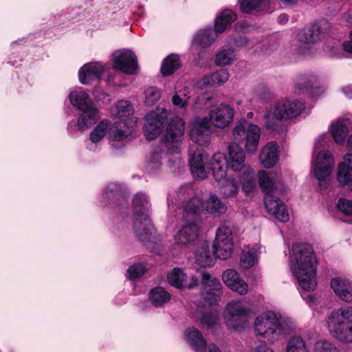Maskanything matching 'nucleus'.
Wrapping results in <instances>:
<instances>
[{
    "instance_id": "50",
    "label": "nucleus",
    "mask_w": 352,
    "mask_h": 352,
    "mask_svg": "<svg viewBox=\"0 0 352 352\" xmlns=\"http://www.w3.org/2000/svg\"><path fill=\"white\" fill-rule=\"evenodd\" d=\"M212 82L214 85H221L225 83L229 78V73L226 69H221L211 74Z\"/></svg>"
},
{
    "instance_id": "29",
    "label": "nucleus",
    "mask_w": 352,
    "mask_h": 352,
    "mask_svg": "<svg viewBox=\"0 0 352 352\" xmlns=\"http://www.w3.org/2000/svg\"><path fill=\"white\" fill-rule=\"evenodd\" d=\"M187 340L190 346L197 352H205L207 346L206 341L201 332L196 328H189L186 331Z\"/></svg>"
},
{
    "instance_id": "32",
    "label": "nucleus",
    "mask_w": 352,
    "mask_h": 352,
    "mask_svg": "<svg viewBox=\"0 0 352 352\" xmlns=\"http://www.w3.org/2000/svg\"><path fill=\"white\" fill-rule=\"evenodd\" d=\"M148 299L154 307H160L170 301V294L164 287L157 286L151 289Z\"/></svg>"
},
{
    "instance_id": "60",
    "label": "nucleus",
    "mask_w": 352,
    "mask_h": 352,
    "mask_svg": "<svg viewBox=\"0 0 352 352\" xmlns=\"http://www.w3.org/2000/svg\"><path fill=\"white\" fill-rule=\"evenodd\" d=\"M288 21V16L285 14H280L278 18V21L280 23H285Z\"/></svg>"
},
{
    "instance_id": "2",
    "label": "nucleus",
    "mask_w": 352,
    "mask_h": 352,
    "mask_svg": "<svg viewBox=\"0 0 352 352\" xmlns=\"http://www.w3.org/2000/svg\"><path fill=\"white\" fill-rule=\"evenodd\" d=\"M151 204L147 196L142 192H138L133 199V230L137 237L148 248L159 253L157 236L151 220L149 218Z\"/></svg>"
},
{
    "instance_id": "1",
    "label": "nucleus",
    "mask_w": 352,
    "mask_h": 352,
    "mask_svg": "<svg viewBox=\"0 0 352 352\" xmlns=\"http://www.w3.org/2000/svg\"><path fill=\"white\" fill-rule=\"evenodd\" d=\"M235 141L228 146L229 159L221 153H214L212 156V172L216 181H220L227 175L229 168L234 172H242L245 168L250 167L245 164V152L239 143L245 142L248 153H254L258 146L261 137V129L254 124H248L245 120L238 122L232 130Z\"/></svg>"
},
{
    "instance_id": "17",
    "label": "nucleus",
    "mask_w": 352,
    "mask_h": 352,
    "mask_svg": "<svg viewBox=\"0 0 352 352\" xmlns=\"http://www.w3.org/2000/svg\"><path fill=\"white\" fill-rule=\"evenodd\" d=\"M334 160L327 151L320 152L316 159L314 175L319 181L320 186L328 179L332 171Z\"/></svg>"
},
{
    "instance_id": "63",
    "label": "nucleus",
    "mask_w": 352,
    "mask_h": 352,
    "mask_svg": "<svg viewBox=\"0 0 352 352\" xmlns=\"http://www.w3.org/2000/svg\"><path fill=\"white\" fill-rule=\"evenodd\" d=\"M347 145L350 148H352V134L349 137L347 140Z\"/></svg>"
},
{
    "instance_id": "61",
    "label": "nucleus",
    "mask_w": 352,
    "mask_h": 352,
    "mask_svg": "<svg viewBox=\"0 0 352 352\" xmlns=\"http://www.w3.org/2000/svg\"><path fill=\"white\" fill-rule=\"evenodd\" d=\"M208 351L209 352H221L220 349H219L217 345L214 344H210L208 346Z\"/></svg>"
},
{
    "instance_id": "9",
    "label": "nucleus",
    "mask_w": 352,
    "mask_h": 352,
    "mask_svg": "<svg viewBox=\"0 0 352 352\" xmlns=\"http://www.w3.org/2000/svg\"><path fill=\"white\" fill-rule=\"evenodd\" d=\"M256 337L274 343L281 336L286 333L285 325L273 311H265L256 317L254 321Z\"/></svg>"
},
{
    "instance_id": "54",
    "label": "nucleus",
    "mask_w": 352,
    "mask_h": 352,
    "mask_svg": "<svg viewBox=\"0 0 352 352\" xmlns=\"http://www.w3.org/2000/svg\"><path fill=\"white\" fill-rule=\"evenodd\" d=\"M230 44L238 47L251 48L252 47V43L246 36L241 35L233 37L230 41Z\"/></svg>"
},
{
    "instance_id": "30",
    "label": "nucleus",
    "mask_w": 352,
    "mask_h": 352,
    "mask_svg": "<svg viewBox=\"0 0 352 352\" xmlns=\"http://www.w3.org/2000/svg\"><path fill=\"white\" fill-rule=\"evenodd\" d=\"M196 263L201 267H211L214 263V258L211 254L209 246L206 242L200 244V246L195 252Z\"/></svg>"
},
{
    "instance_id": "23",
    "label": "nucleus",
    "mask_w": 352,
    "mask_h": 352,
    "mask_svg": "<svg viewBox=\"0 0 352 352\" xmlns=\"http://www.w3.org/2000/svg\"><path fill=\"white\" fill-rule=\"evenodd\" d=\"M337 178L340 185L352 191V154L344 156L338 166Z\"/></svg>"
},
{
    "instance_id": "42",
    "label": "nucleus",
    "mask_w": 352,
    "mask_h": 352,
    "mask_svg": "<svg viewBox=\"0 0 352 352\" xmlns=\"http://www.w3.org/2000/svg\"><path fill=\"white\" fill-rule=\"evenodd\" d=\"M162 166V154L158 151L151 152L146 161V169L149 173H154Z\"/></svg>"
},
{
    "instance_id": "20",
    "label": "nucleus",
    "mask_w": 352,
    "mask_h": 352,
    "mask_svg": "<svg viewBox=\"0 0 352 352\" xmlns=\"http://www.w3.org/2000/svg\"><path fill=\"white\" fill-rule=\"evenodd\" d=\"M201 285L204 290L208 296L204 298L210 305L215 304L221 294V285L219 279L212 276L208 273L202 275Z\"/></svg>"
},
{
    "instance_id": "24",
    "label": "nucleus",
    "mask_w": 352,
    "mask_h": 352,
    "mask_svg": "<svg viewBox=\"0 0 352 352\" xmlns=\"http://www.w3.org/2000/svg\"><path fill=\"white\" fill-rule=\"evenodd\" d=\"M224 283L232 290L241 294H245L248 290V284L240 278L239 274L233 269L226 270L222 274Z\"/></svg>"
},
{
    "instance_id": "26",
    "label": "nucleus",
    "mask_w": 352,
    "mask_h": 352,
    "mask_svg": "<svg viewBox=\"0 0 352 352\" xmlns=\"http://www.w3.org/2000/svg\"><path fill=\"white\" fill-rule=\"evenodd\" d=\"M331 287L342 300L346 302L352 301L351 282L340 278H336L331 280Z\"/></svg>"
},
{
    "instance_id": "37",
    "label": "nucleus",
    "mask_w": 352,
    "mask_h": 352,
    "mask_svg": "<svg viewBox=\"0 0 352 352\" xmlns=\"http://www.w3.org/2000/svg\"><path fill=\"white\" fill-rule=\"evenodd\" d=\"M215 29L212 28H207L202 31L197 32L193 39L195 44H197L202 47H206L210 45L216 39L217 35Z\"/></svg>"
},
{
    "instance_id": "64",
    "label": "nucleus",
    "mask_w": 352,
    "mask_h": 352,
    "mask_svg": "<svg viewBox=\"0 0 352 352\" xmlns=\"http://www.w3.org/2000/svg\"><path fill=\"white\" fill-rule=\"evenodd\" d=\"M280 1L286 4H294L296 1V0H280Z\"/></svg>"
},
{
    "instance_id": "8",
    "label": "nucleus",
    "mask_w": 352,
    "mask_h": 352,
    "mask_svg": "<svg viewBox=\"0 0 352 352\" xmlns=\"http://www.w3.org/2000/svg\"><path fill=\"white\" fill-rule=\"evenodd\" d=\"M69 99L71 104L81 112L77 121L80 131H85L96 122L98 109L85 91H72Z\"/></svg>"
},
{
    "instance_id": "40",
    "label": "nucleus",
    "mask_w": 352,
    "mask_h": 352,
    "mask_svg": "<svg viewBox=\"0 0 352 352\" xmlns=\"http://www.w3.org/2000/svg\"><path fill=\"white\" fill-rule=\"evenodd\" d=\"M111 122L107 119L101 120L91 132L89 139L93 143L100 142L107 133Z\"/></svg>"
},
{
    "instance_id": "4",
    "label": "nucleus",
    "mask_w": 352,
    "mask_h": 352,
    "mask_svg": "<svg viewBox=\"0 0 352 352\" xmlns=\"http://www.w3.org/2000/svg\"><path fill=\"white\" fill-rule=\"evenodd\" d=\"M258 181L262 191L265 194L264 204L268 212L280 221H289L287 206L278 197L283 191V184L265 170L259 171Z\"/></svg>"
},
{
    "instance_id": "6",
    "label": "nucleus",
    "mask_w": 352,
    "mask_h": 352,
    "mask_svg": "<svg viewBox=\"0 0 352 352\" xmlns=\"http://www.w3.org/2000/svg\"><path fill=\"white\" fill-rule=\"evenodd\" d=\"M305 109L304 102L295 100H282L275 104L272 111L267 109L264 114L265 126L272 131L280 133L283 130V120H289L298 116Z\"/></svg>"
},
{
    "instance_id": "43",
    "label": "nucleus",
    "mask_w": 352,
    "mask_h": 352,
    "mask_svg": "<svg viewBox=\"0 0 352 352\" xmlns=\"http://www.w3.org/2000/svg\"><path fill=\"white\" fill-rule=\"evenodd\" d=\"M235 58V53L232 49L223 50L219 52L215 58V63L217 65L224 66L230 65Z\"/></svg>"
},
{
    "instance_id": "56",
    "label": "nucleus",
    "mask_w": 352,
    "mask_h": 352,
    "mask_svg": "<svg viewBox=\"0 0 352 352\" xmlns=\"http://www.w3.org/2000/svg\"><path fill=\"white\" fill-rule=\"evenodd\" d=\"M198 85L201 89L206 88L209 85H214V82H212L211 75L202 78Z\"/></svg>"
},
{
    "instance_id": "57",
    "label": "nucleus",
    "mask_w": 352,
    "mask_h": 352,
    "mask_svg": "<svg viewBox=\"0 0 352 352\" xmlns=\"http://www.w3.org/2000/svg\"><path fill=\"white\" fill-rule=\"evenodd\" d=\"M351 40L349 41H345L342 44V49L349 53H352V30L350 35Z\"/></svg>"
},
{
    "instance_id": "58",
    "label": "nucleus",
    "mask_w": 352,
    "mask_h": 352,
    "mask_svg": "<svg viewBox=\"0 0 352 352\" xmlns=\"http://www.w3.org/2000/svg\"><path fill=\"white\" fill-rule=\"evenodd\" d=\"M251 352H274V351L272 349L267 347V346L263 345V346H259L256 347L254 349V350H253Z\"/></svg>"
},
{
    "instance_id": "48",
    "label": "nucleus",
    "mask_w": 352,
    "mask_h": 352,
    "mask_svg": "<svg viewBox=\"0 0 352 352\" xmlns=\"http://www.w3.org/2000/svg\"><path fill=\"white\" fill-rule=\"evenodd\" d=\"M218 321V316L214 312H205L201 319V322L204 328L210 329L213 327Z\"/></svg>"
},
{
    "instance_id": "7",
    "label": "nucleus",
    "mask_w": 352,
    "mask_h": 352,
    "mask_svg": "<svg viewBox=\"0 0 352 352\" xmlns=\"http://www.w3.org/2000/svg\"><path fill=\"white\" fill-rule=\"evenodd\" d=\"M331 335L342 343H352V306L333 310L327 320Z\"/></svg>"
},
{
    "instance_id": "18",
    "label": "nucleus",
    "mask_w": 352,
    "mask_h": 352,
    "mask_svg": "<svg viewBox=\"0 0 352 352\" xmlns=\"http://www.w3.org/2000/svg\"><path fill=\"white\" fill-rule=\"evenodd\" d=\"M102 196L107 206L124 207L128 205L126 191L117 183L109 184L104 189Z\"/></svg>"
},
{
    "instance_id": "59",
    "label": "nucleus",
    "mask_w": 352,
    "mask_h": 352,
    "mask_svg": "<svg viewBox=\"0 0 352 352\" xmlns=\"http://www.w3.org/2000/svg\"><path fill=\"white\" fill-rule=\"evenodd\" d=\"M342 91L349 98H352V86L344 87Z\"/></svg>"
},
{
    "instance_id": "46",
    "label": "nucleus",
    "mask_w": 352,
    "mask_h": 352,
    "mask_svg": "<svg viewBox=\"0 0 352 352\" xmlns=\"http://www.w3.org/2000/svg\"><path fill=\"white\" fill-rule=\"evenodd\" d=\"M256 261L257 256L254 251L243 252L241 255L240 265L243 268H250Z\"/></svg>"
},
{
    "instance_id": "44",
    "label": "nucleus",
    "mask_w": 352,
    "mask_h": 352,
    "mask_svg": "<svg viewBox=\"0 0 352 352\" xmlns=\"http://www.w3.org/2000/svg\"><path fill=\"white\" fill-rule=\"evenodd\" d=\"M287 352H309V351L300 336H294L287 343Z\"/></svg>"
},
{
    "instance_id": "12",
    "label": "nucleus",
    "mask_w": 352,
    "mask_h": 352,
    "mask_svg": "<svg viewBox=\"0 0 352 352\" xmlns=\"http://www.w3.org/2000/svg\"><path fill=\"white\" fill-rule=\"evenodd\" d=\"M249 309L239 301L230 302L226 307L224 316L229 328H242L248 322Z\"/></svg>"
},
{
    "instance_id": "41",
    "label": "nucleus",
    "mask_w": 352,
    "mask_h": 352,
    "mask_svg": "<svg viewBox=\"0 0 352 352\" xmlns=\"http://www.w3.org/2000/svg\"><path fill=\"white\" fill-rule=\"evenodd\" d=\"M331 135L338 144H342L348 135V128L342 122H336L331 124Z\"/></svg>"
},
{
    "instance_id": "49",
    "label": "nucleus",
    "mask_w": 352,
    "mask_h": 352,
    "mask_svg": "<svg viewBox=\"0 0 352 352\" xmlns=\"http://www.w3.org/2000/svg\"><path fill=\"white\" fill-rule=\"evenodd\" d=\"M314 85L312 80L305 81L304 84L298 82L295 86V91L298 94H308L312 96L314 94Z\"/></svg>"
},
{
    "instance_id": "35",
    "label": "nucleus",
    "mask_w": 352,
    "mask_h": 352,
    "mask_svg": "<svg viewBox=\"0 0 352 352\" xmlns=\"http://www.w3.org/2000/svg\"><path fill=\"white\" fill-rule=\"evenodd\" d=\"M204 206L208 212L215 216L221 215L227 210V206L214 194L210 195L206 201Z\"/></svg>"
},
{
    "instance_id": "27",
    "label": "nucleus",
    "mask_w": 352,
    "mask_h": 352,
    "mask_svg": "<svg viewBox=\"0 0 352 352\" xmlns=\"http://www.w3.org/2000/svg\"><path fill=\"white\" fill-rule=\"evenodd\" d=\"M237 19L236 14L230 9H224L216 17L214 29L216 33H223L228 29Z\"/></svg>"
},
{
    "instance_id": "33",
    "label": "nucleus",
    "mask_w": 352,
    "mask_h": 352,
    "mask_svg": "<svg viewBox=\"0 0 352 352\" xmlns=\"http://www.w3.org/2000/svg\"><path fill=\"white\" fill-rule=\"evenodd\" d=\"M220 185V193L225 198L234 197L237 195L239 186L238 182L235 179L226 177L220 181H217Z\"/></svg>"
},
{
    "instance_id": "62",
    "label": "nucleus",
    "mask_w": 352,
    "mask_h": 352,
    "mask_svg": "<svg viewBox=\"0 0 352 352\" xmlns=\"http://www.w3.org/2000/svg\"><path fill=\"white\" fill-rule=\"evenodd\" d=\"M341 48L338 46H333L331 47V54L334 56L338 55V52L340 51Z\"/></svg>"
},
{
    "instance_id": "55",
    "label": "nucleus",
    "mask_w": 352,
    "mask_h": 352,
    "mask_svg": "<svg viewBox=\"0 0 352 352\" xmlns=\"http://www.w3.org/2000/svg\"><path fill=\"white\" fill-rule=\"evenodd\" d=\"M171 100L174 106L177 107L182 109L185 110L187 107L188 99L182 98V97L177 93L175 94Z\"/></svg>"
},
{
    "instance_id": "19",
    "label": "nucleus",
    "mask_w": 352,
    "mask_h": 352,
    "mask_svg": "<svg viewBox=\"0 0 352 352\" xmlns=\"http://www.w3.org/2000/svg\"><path fill=\"white\" fill-rule=\"evenodd\" d=\"M234 109L228 104H220L210 111L209 122L217 128H224L232 120Z\"/></svg>"
},
{
    "instance_id": "52",
    "label": "nucleus",
    "mask_w": 352,
    "mask_h": 352,
    "mask_svg": "<svg viewBox=\"0 0 352 352\" xmlns=\"http://www.w3.org/2000/svg\"><path fill=\"white\" fill-rule=\"evenodd\" d=\"M145 103L147 105H153L157 102L161 97L160 92L153 87L148 89L145 91Z\"/></svg>"
},
{
    "instance_id": "28",
    "label": "nucleus",
    "mask_w": 352,
    "mask_h": 352,
    "mask_svg": "<svg viewBox=\"0 0 352 352\" xmlns=\"http://www.w3.org/2000/svg\"><path fill=\"white\" fill-rule=\"evenodd\" d=\"M324 38L318 24H313L302 30L299 34V42L302 44L314 43Z\"/></svg>"
},
{
    "instance_id": "38",
    "label": "nucleus",
    "mask_w": 352,
    "mask_h": 352,
    "mask_svg": "<svg viewBox=\"0 0 352 352\" xmlns=\"http://www.w3.org/2000/svg\"><path fill=\"white\" fill-rule=\"evenodd\" d=\"M240 182L245 193L249 194L254 190L256 187V179L254 171L251 167L245 168L241 172Z\"/></svg>"
},
{
    "instance_id": "10",
    "label": "nucleus",
    "mask_w": 352,
    "mask_h": 352,
    "mask_svg": "<svg viewBox=\"0 0 352 352\" xmlns=\"http://www.w3.org/2000/svg\"><path fill=\"white\" fill-rule=\"evenodd\" d=\"M184 122L175 116L168 124L166 133L162 138V146L170 154L178 153L184 134Z\"/></svg>"
},
{
    "instance_id": "15",
    "label": "nucleus",
    "mask_w": 352,
    "mask_h": 352,
    "mask_svg": "<svg viewBox=\"0 0 352 352\" xmlns=\"http://www.w3.org/2000/svg\"><path fill=\"white\" fill-rule=\"evenodd\" d=\"M190 140L197 144L206 146L210 142L211 129L208 118H197L192 124L189 133Z\"/></svg>"
},
{
    "instance_id": "5",
    "label": "nucleus",
    "mask_w": 352,
    "mask_h": 352,
    "mask_svg": "<svg viewBox=\"0 0 352 352\" xmlns=\"http://www.w3.org/2000/svg\"><path fill=\"white\" fill-rule=\"evenodd\" d=\"M168 206L172 205L176 210H183V218L186 221L196 219L204 206L203 202L195 195L194 189L190 184L182 185L177 190L169 193L167 198Z\"/></svg>"
},
{
    "instance_id": "53",
    "label": "nucleus",
    "mask_w": 352,
    "mask_h": 352,
    "mask_svg": "<svg viewBox=\"0 0 352 352\" xmlns=\"http://www.w3.org/2000/svg\"><path fill=\"white\" fill-rule=\"evenodd\" d=\"M340 212L346 215H352V201L340 198L336 205Z\"/></svg>"
},
{
    "instance_id": "39",
    "label": "nucleus",
    "mask_w": 352,
    "mask_h": 352,
    "mask_svg": "<svg viewBox=\"0 0 352 352\" xmlns=\"http://www.w3.org/2000/svg\"><path fill=\"white\" fill-rule=\"evenodd\" d=\"M186 274L179 268H174L168 274V283L177 288L181 289L187 285Z\"/></svg>"
},
{
    "instance_id": "13",
    "label": "nucleus",
    "mask_w": 352,
    "mask_h": 352,
    "mask_svg": "<svg viewBox=\"0 0 352 352\" xmlns=\"http://www.w3.org/2000/svg\"><path fill=\"white\" fill-rule=\"evenodd\" d=\"M167 118L168 113L164 109H157L146 114L144 130L148 140H152L160 135Z\"/></svg>"
},
{
    "instance_id": "51",
    "label": "nucleus",
    "mask_w": 352,
    "mask_h": 352,
    "mask_svg": "<svg viewBox=\"0 0 352 352\" xmlns=\"http://www.w3.org/2000/svg\"><path fill=\"white\" fill-rule=\"evenodd\" d=\"M316 352H340V351L330 342L320 340L315 344Z\"/></svg>"
},
{
    "instance_id": "3",
    "label": "nucleus",
    "mask_w": 352,
    "mask_h": 352,
    "mask_svg": "<svg viewBox=\"0 0 352 352\" xmlns=\"http://www.w3.org/2000/svg\"><path fill=\"white\" fill-rule=\"evenodd\" d=\"M292 252L297 265L294 274L299 285L305 291H314L317 287V260L313 246L296 243L292 246Z\"/></svg>"
},
{
    "instance_id": "22",
    "label": "nucleus",
    "mask_w": 352,
    "mask_h": 352,
    "mask_svg": "<svg viewBox=\"0 0 352 352\" xmlns=\"http://www.w3.org/2000/svg\"><path fill=\"white\" fill-rule=\"evenodd\" d=\"M104 72V67L100 63H89L84 65L78 72L80 83L89 85L91 82L99 80Z\"/></svg>"
},
{
    "instance_id": "36",
    "label": "nucleus",
    "mask_w": 352,
    "mask_h": 352,
    "mask_svg": "<svg viewBox=\"0 0 352 352\" xmlns=\"http://www.w3.org/2000/svg\"><path fill=\"white\" fill-rule=\"evenodd\" d=\"M181 66L179 56L171 54L165 58L161 65V73L164 76H168L173 74Z\"/></svg>"
},
{
    "instance_id": "34",
    "label": "nucleus",
    "mask_w": 352,
    "mask_h": 352,
    "mask_svg": "<svg viewBox=\"0 0 352 352\" xmlns=\"http://www.w3.org/2000/svg\"><path fill=\"white\" fill-rule=\"evenodd\" d=\"M108 129H109V139L112 141H122L130 133L126 122L123 120L114 122L112 126H109Z\"/></svg>"
},
{
    "instance_id": "47",
    "label": "nucleus",
    "mask_w": 352,
    "mask_h": 352,
    "mask_svg": "<svg viewBox=\"0 0 352 352\" xmlns=\"http://www.w3.org/2000/svg\"><path fill=\"white\" fill-rule=\"evenodd\" d=\"M117 114L120 117L130 116L133 112V107L130 102L120 100L116 104Z\"/></svg>"
},
{
    "instance_id": "16",
    "label": "nucleus",
    "mask_w": 352,
    "mask_h": 352,
    "mask_svg": "<svg viewBox=\"0 0 352 352\" xmlns=\"http://www.w3.org/2000/svg\"><path fill=\"white\" fill-rule=\"evenodd\" d=\"M212 158L208 161L206 152L203 149H197L190 156V168L195 177L204 179L210 170L212 171Z\"/></svg>"
},
{
    "instance_id": "14",
    "label": "nucleus",
    "mask_w": 352,
    "mask_h": 352,
    "mask_svg": "<svg viewBox=\"0 0 352 352\" xmlns=\"http://www.w3.org/2000/svg\"><path fill=\"white\" fill-rule=\"evenodd\" d=\"M113 67L126 74H133L138 69V59L129 50H117L112 54Z\"/></svg>"
},
{
    "instance_id": "45",
    "label": "nucleus",
    "mask_w": 352,
    "mask_h": 352,
    "mask_svg": "<svg viewBox=\"0 0 352 352\" xmlns=\"http://www.w3.org/2000/svg\"><path fill=\"white\" fill-rule=\"evenodd\" d=\"M147 271L146 265L142 263H137L131 265L126 270V276L129 280H135L142 277Z\"/></svg>"
},
{
    "instance_id": "25",
    "label": "nucleus",
    "mask_w": 352,
    "mask_h": 352,
    "mask_svg": "<svg viewBox=\"0 0 352 352\" xmlns=\"http://www.w3.org/2000/svg\"><path fill=\"white\" fill-rule=\"evenodd\" d=\"M278 145L276 142L267 143L262 149L259 159L265 168L274 166L278 160Z\"/></svg>"
},
{
    "instance_id": "31",
    "label": "nucleus",
    "mask_w": 352,
    "mask_h": 352,
    "mask_svg": "<svg viewBox=\"0 0 352 352\" xmlns=\"http://www.w3.org/2000/svg\"><path fill=\"white\" fill-rule=\"evenodd\" d=\"M271 0H241L240 9L246 14L267 11Z\"/></svg>"
},
{
    "instance_id": "11",
    "label": "nucleus",
    "mask_w": 352,
    "mask_h": 352,
    "mask_svg": "<svg viewBox=\"0 0 352 352\" xmlns=\"http://www.w3.org/2000/svg\"><path fill=\"white\" fill-rule=\"evenodd\" d=\"M232 230L230 226L222 224L218 228L213 245V254L220 259H227L233 248Z\"/></svg>"
},
{
    "instance_id": "21",
    "label": "nucleus",
    "mask_w": 352,
    "mask_h": 352,
    "mask_svg": "<svg viewBox=\"0 0 352 352\" xmlns=\"http://www.w3.org/2000/svg\"><path fill=\"white\" fill-rule=\"evenodd\" d=\"M193 221L190 223L184 226L178 230L175 235V241L177 244L182 245H190L195 244L198 241L199 228Z\"/></svg>"
}]
</instances>
